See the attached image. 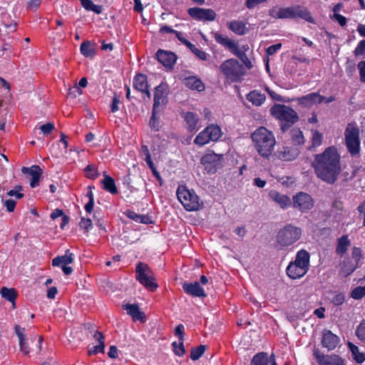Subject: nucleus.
Returning a JSON list of instances; mask_svg holds the SVG:
<instances>
[{"label": "nucleus", "mask_w": 365, "mask_h": 365, "mask_svg": "<svg viewBox=\"0 0 365 365\" xmlns=\"http://www.w3.org/2000/svg\"><path fill=\"white\" fill-rule=\"evenodd\" d=\"M73 261V254L66 251V254L63 256H58L53 259L52 265L54 267L67 265L72 263Z\"/></svg>", "instance_id": "obj_36"}, {"label": "nucleus", "mask_w": 365, "mask_h": 365, "mask_svg": "<svg viewBox=\"0 0 365 365\" xmlns=\"http://www.w3.org/2000/svg\"><path fill=\"white\" fill-rule=\"evenodd\" d=\"M93 339L98 342V344L93 346V354L98 353H104L105 350V337L103 334L96 331L93 335Z\"/></svg>", "instance_id": "obj_34"}, {"label": "nucleus", "mask_w": 365, "mask_h": 365, "mask_svg": "<svg viewBox=\"0 0 365 365\" xmlns=\"http://www.w3.org/2000/svg\"><path fill=\"white\" fill-rule=\"evenodd\" d=\"M301 151L295 145H284L278 148L273 153V157L282 161H292L297 158Z\"/></svg>", "instance_id": "obj_16"}, {"label": "nucleus", "mask_w": 365, "mask_h": 365, "mask_svg": "<svg viewBox=\"0 0 365 365\" xmlns=\"http://www.w3.org/2000/svg\"><path fill=\"white\" fill-rule=\"evenodd\" d=\"M14 329L19 338L20 351L24 355L29 354L30 353V348L28 344V339L25 335V328H22L19 325H16Z\"/></svg>", "instance_id": "obj_28"}, {"label": "nucleus", "mask_w": 365, "mask_h": 365, "mask_svg": "<svg viewBox=\"0 0 365 365\" xmlns=\"http://www.w3.org/2000/svg\"><path fill=\"white\" fill-rule=\"evenodd\" d=\"M248 101L255 106H260L265 101L266 96L261 92L254 90L250 91L246 96Z\"/></svg>", "instance_id": "obj_33"}, {"label": "nucleus", "mask_w": 365, "mask_h": 365, "mask_svg": "<svg viewBox=\"0 0 365 365\" xmlns=\"http://www.w3.org/2000/svg\"><path fill=\"white\" fill-rule=\"evenodd\" d=\"M348 346L349 348L350 351L351 352L353 359L356 363L361 364L365 361V353L359 352L357 346H356L351 342H348Z\"/></svg>", "instance_id": "obj_40"}, {"label": "nucleus", "mask_w": 365, "mask_h": 365, "mask_svg": "<svg viewBox=\"0 0 365 365\" xmlns=\"http://www.w3.org/2000/svg\"><path fill=\"white\" fill-rule=\"evenodd\" d=\"M21 172L31 176L30 182V186L31 187H36L38 185L40 177L42 174V170L38 165H32L31 168L23 167Z\"/></svg>", "instance_id": "obj_26"}, {"label": "nucleus", "mask_w": 365, "mask_h": 365, "mask_svg": "<svg viewBox=\"0 0 365 365\" xmlns=\"http://www.w3.org/2000/svg\"><path fill=\"white\" fill-rule=\"evenodd\" d=\"M292 142L295 145H301L304 143V137L303 133L299 129H293L292 130V136H291Z\"/></svg>", "instance_id": "obj_41"}, {"label": "nucleus", "mask_w": 365, "mask_h": 365, "mask_svg": "<svg viewBox=\"0 0 365 365\" xmlns=\"http://www.w3.org/2000/svg\"><path fill=\"white\" fill-rule=\"evenodd\" d=\"M205 349L206 346L202 344L198 346L192 348L190 355V359L193 361L199 359L205 351Z\"/></svg>", "instance_id": "obj_43"}, {"label": "nucleus", "mask_w": 365, "mask_h": 365, "mask_svg": "<svg viewBox=\"0 0 365 365\" xmlns=\"http://www.w3.org/2000/svg\"><path fill=\"white\" fill-rule=\"evenodd\" d=\"M81 52L85 56H89L91 54L90 42L86 41L81 45Z\"/></svg>", "instance_id": "obj_55"}, {"label": "nucleus", "mask_w": 365, "mask_h": 365, "mask_svg": "<svg viewBox=\"0 0 365 365\" xmlns=\"http://www.w3.org/2000/svg\"><path fill=\"white\" fill-rule=\"evenodd\" d=\"M269 197L283 210L287 209L292 205L291 199L287 195L281 194L277 190H270Z\"/></svg>", "instance_id": "obj_23"}, {"label": "nucleus", "mask_w": 365, "mask_h": 365, "mask_svg": "<svg viewBox=\"0 0 365 365\" xmlns=\"http://www.w3.org/2000/svg\"><path fill=\"white\" fill-rule=\"evenodd\" d=\"M82 93L81 88L76 84L69 88L68 95L72 98H76L78 95H81Z\"/></svg>", "instance_id": "obj_58"}, {"label": "nucleus", "mask_w": 365, "mask_h": 365, "mask_svg": "<svg viewBox=\"0 0 365 365\" xmlns=\"http://www.w3.org/2000/svg\"><path fill=\"white\" fill-rule=\"evenodd\" d=\"M155 55L158 61L166 68H173L176 63L177 56L172 51L159 49Z\"/></svg>", "instance_id": "obj_19"}, {"label": "nucleus", "mask_w": 365, "mask_h": 365, "mask_svg": "<svg viewBox=\"0 0 365 365\" xmlns=\"http://www.w3.org/2000/svg\"><path fill=\"white\" fill-rule=\"evenodd\" d=\"M135 279L151 292L155 291L158 287L153 270L146 263L143 262H139L136 264Z\"/></svg>", "instance_id": "obj_9"}, {"label": "nucleus", "mask_w": 365, "mask_h": 365, "mask_svg": "<svg viewBox=\"0 0 365 365\" xmlns=\"http://www.w3.org/2000/svg\"><path fill=\"white\" fill-rule=\"evenodd\" d=\"M313 356L319 365H346V361L341 356L335 354L325 355L318 349L314 347Z\"/></svg>", "instance_id": "obj_15"}, {"label": "nucleus", "mask_w": 365, "mask_h": 365, "mask_svg": "<svg viewBox=\"0 0 365 365\" xmlns=\"http://www.w3.org/2000/svg\"><path fill=\"white\" fill-rule=\"evenodd\" d=\"M355 334L360 341L365 342V319H363L358 325Z\"/></svg>", "instance_id": "obj_47"}, {"label": "nucleus", "mask_w": 365, "mask_h": 365, "mask_svg": "<svg viewBox=\"0 0 365 365\" xmlns=\"http://www.w3.org/2000/svg\"><path fill=\"white\" fill-rule=\"evenodd\" d=\"M314 204V202L312 197L306 192H299L292 197V207L302 213L312 210Z\"/></svg>", "instance_id": "obj_14"}, {"label": "nucleus", "mask_w": 365, "mask_h": 365, "mask_svg": "<svg viewBox=\"0 0 365 365\" xmlns=\"http://www.w3.org/2000/svg\"><path fill=\"white\" fill-rule=\"evenodd\" d=\"M234 55L237 56L244 63L247 68L250 69L252 67L251 61L249 59L246 53L237 48V51H235Z\"/></svg>", "instance_id": "obj_44"}, {"label": "nucleus", "mask_w": 365, "mask_h": 365, "mask_svg": "<svg viewBox=\"0 0 365 365\" xmlns=\"http://www.w3.org/2000/svg\"><path fill=\"white\" fill-rule=\"evenodd\" d=\"M345 145L352 158L360 156L361 141L359 128L355 122L349 123L344 130Z\"/></svg>", "instance_id": "obj_6"}, {"label": "nucleus", "mask_w": 365, "mask_h": 365, "mask_svg": "<svg viewBox=\"0 0 365 365\" xmlns=\"http://www.w3.org/2000/svg\"><path fill=\"white\" fill-rule=\"evenodd\" d=\"M312 144L307 148L309 151H314L322 143L323 135L318 130H312Z\"/></svg>", "instance_id": "obj_38"}, {"label": "nucleus", "mask_w": 365, "mask_h": 365, "mask_svg": "<svg viewBox=\"0 0 365 365\" xmlns=\"http://www.w3.org/2000/svg\"><path fill=\"white\" fill-rule=\"evenodd\" d=\"M310 255L302 249L299 250L295 259L289 263L286 269L287 276L292 279H300L308 272L309 267Z\"/></svg>", "instance_id": "obj_5"}, {"label": "nucleus", "mask_w": 365, "mask_h": 365, "mask_svg": "<svg viewBox=\"0 0 365 365\" xmlns=\"http://www.w3.org/2000/svg\"><path fill=\"white\" fill-rule=\"evenodd\" d=\"M220 71L225 78L230 82H240L245 75V68L235 58H229L220 66Z\"/></svg>", "instance_id": "obj_8"}, {"label": "nucleus", "mask_w": 365, "mask_h": 365, "mask_svg": "<svg viewBox=\"0 0 365 365\" xmlns=\"http://www.w3.org/2000/svg\"><path fill=\"white\" fill-rule=\"evenodd\" d=\"M100 183L101 188L110 194L115 195L118 192L115 182L110 176L104 175L103 178L100 180Z\"/></svg>", "instance_id": "obj_29"}, {"label": "nucleus", "mask_w": 365, "mask_h": 365, "mask_svg": "<svg viewBox=\"0 0 365 365\" xmlns=\"http://www.w3.org/2000/svg\"><path fill=\"white\" fill-rule=\"evenodd\" d=\"M168 85L166 83H160L155 88L154 97H153V106L154 109L155 108H159L161 103H164L168 96Z\"/></svg>", "instance_id": "obj_21"}, {"label": "nucleus", "mask_w": 365, "mask_h": 365, "mask_svg": "<svg viewBox=\"0 0 365 365\" xmlns=\"http://www.w3.org/2000/svg\"><path fill=\"white\" fill-rule=\"evenodd\" d=\"M183 118L186 123L187 130L189 132L195 130L199 122L198 115L194 112H187L184 114Z\"/></svg>", "instance_id": "obj_30"}, {"label": "nucleus", "mask_w": 365, "mask_h": 365, "mask_svg": "<svg viewBox=\"0 0 365 365\" xmlns=\"http://www.w3.org/2000/svg\"><path fill=\"white\" fill-rule=\"evenodd\" d=\"M365 296V287L358 286L354 288L351 293L350 297L354 299H361Z\"/></svg>", "instance_id": "obj_45"}, {"label": "nucleus", "mask_w": 365, "mask_h": 365, "mask_svg": "<svg viewBox=\"0 0 365 365\" xmlns=\"http://www.w3.org/2000/svg\"><path fill=\"white\" fill-rule=\"evenodd\" d=\"M91 225V221L89 218L82 217L79 222V227L83 230L85 232H88V227Z\"/></svg>", "instance_id": "obj_59"}, {"label": "nucleus", "mask_w": 365, "mask_h": 365, "mask_svg": "<svg viewBox=\"0 0 365 365\" xmlns=\"http://www.w3.org/2000/svg\"><path fill=\"white\" fill-rule=\"evenodd\" d=\"M0 294L3 298L11 302L13 307L15 306V301L18 296V293L14 288H7L6 287H3L1 289Z\"/></svg>", "instance_id": "obj_37"}, {"label": "nucleus", "mask_w": 365, "mask_h": 365, "mask_svg": "<svg viewBox=\"0 0 365 365\" xmlns=\"http://www.w3.org/2000/svg\"><path fill=\"white\" fill-rule=\"evenodd\" d=\"M351 245V242L349 239L348 235H344L337 240V244L336 247V253L342 257L348 250Z\"/></svg>", "instance_id": "obj_31"}, {"label": "nucleus", "mask_w": 365, "mask_h": 365, "mask_svg": "<svg viewBox=\"0 0 365 365\" xmlns=\"http://www.w3.org/2000/svg\"><path fill=\"white\" fill-rule=\"evenodd\" d=\"M86 197L88 199V201L85 205V210L88 213L91 212V186H88V190Z\"/></svg>", "instance_id": "obj_57"}, {"label": "nucleus", "mask_w": 365, "mask_h": 365, "mask_svg": "<svg viewBox=\"0 0 365 365\" xmlns=\"http://www.w3.org/2000/svg\"><path fill=\"white\" fill-rule=\"evenodd\" d=\"M223 159V155L212 152L204 155L200 161L208 173L214 174L222 167Z\"/></svg>", "instance_id": "obj_13"}, {"label": "nucleus", "mask_w": 365, "mask_h": 365, "mask_svg": "<svg viewBox=\"0 0 365 365\" xmlns=\"http://www.w3.org/2000/svg\"><path fill=\"white\" fill-rule=\"evenodd\" d=\"M334 18L337 21L341 26H344L346 25L347 19L345 16L339 14H334Z\"/></svg>", "instance_id": "obj_62"}, {"label": "nucleus", "mask_w": 365, "mask_h": 365, "mask_svg": "<svg viewBox=\"0 0 365 365\" xmlns=\"http://www.w3.org/2000/svg\"><path fill=\"white\" fill-rule=\"evenodd\" d=\"M182 289L186 294L191 295L192 297H206V294L205 292L204 289L197 282H195L194 283L185 282L182 284Z\"/></svg>", "instance_id": "obj_27"}, {"label": "nucleus", "mask_w": 365, "mask_h": 365, "mask_svg": "<svg viewBox=\"0 0 365 365\" xmlns=\"http://www.w3.org/2000/svg\"><path fill=\"white\" fill-rule=\"evenodd\" d=\"M302 235V230L301 227L289 223L278 231L276 235V241L280 247H288L300 240Z\"/></svg>", "instance_id": "obj_7"}, {"label": "nucleus", "mask_w": 365, "mask_h": 365, "mask_svg": "<svg viewBox=\"0 0 365 365\" xmlns=\"http://www.w3.org/2000/svg\"><path fill=\"white\" fill-rule=\"evenodd\" d=\"M21 190L22 187L21 185H16L13 190L7 192V195L11 197L14 196L16 199H21L24 195V193L21 192Z\"/></svg>", "instance_id": "obj_49"}, {"label": "nucleus", "mask_w": 365, "mask_h": 365, "mask_svg": "<svg viewBox=\"0 0 365 365\" xmlns=\"http://www.w3.org/2000/svg\"><path fill=\"white\" fill-rule=\"evenodd\" d=\"M172 346L175 355L178 356H182L185 354L184 341H179V344H178L176 341H173L172 343Z\"/></svg>", "instance_id": "obj_46"}, {"label": "nucleus", "mask_w": 365, "mask_h": 365, "mask_svg": "<svg viewBox=\"0 0 365 365\" xmlns=\"http://www.w3.org/2000/svg\"><path fill=\"white\" fill-rule=\"evenodd\" d=\"M118 348L115 345L110 346L108 356L110 359L118 358Z\"/></svg>", "instance_id": "obj_64"}, {"label": "nucleus", "mask_w": 365, "mask_h": 365, "mask_svg": "<svg viewBox=\"0 0 365 365\" xmlns=\"http://www.w3.org/2000/svg\"><path fill=\"white\" fill-rule=\"evenodd\" d=\"M282 48V43H278L272 46H269L266 49V53L268 56H272L276 53Z\"/></svg>", "instance_id": "obj_56"}, {"label": "nucleus", "mask_w": 365, "mask_h": 365, "mask_svg": "<svg viewBox=\"0 0 365 365\" xmlns=\"http://www.w3.org/2000/svg\"><path fill=\"white\" fill-rule=\"evenodd\" d=\"M312 167L317 178L334 185L341 172V156L334 145L327 148L322 153L314 155Z\"/></svg>", "instance_id": "obj_1"}, {"label": "nucleus", "mask_w": 365, "mask_h": 365, "mask_svg": "<svg viewBox=\"0 0 365 365\" xmlns=\"http://www.w3.org/2000/svg\"><path fill=\"white\" fill-rule=\"evenodd\" d=\"M54 124L48 123L39 127V129L43 133L44 135L50 134L54 130Z\"/></svg>", "instance_id": "obj_53"}, {"label": "nucleus", "mask_w": 365, "mask_h": 365, "mask_svg": "<svg viewBox=\"0 0 365 365\" xmlns=\"http://www.w3.org/2000/svg\"><path fill=\"white\" fill-rule=\"evenodd\" d=\"M227 27L237 35H244L246 32L245 24L241 21L233 20L227 23Z\"/></svg>", "instance_id": "obj_35"}, {"label": "nucleus", "mask_w": 365, "mask_h": 365, "mask_svg": "<svg viewBox=\"0 0 365 365\" xmlns=\"http://www.w3.org/2000/svg\"><path fill=\"white\" fill-rule=\"evenodd\" d=\"M324 96L319 95L318 93H311L306 96H302L298 98L299 104L305 106L311 107L314 104H320L324 102Z\"/></svg>", "instance_id": "obj_22"}, {"label": "nucleus", "mask_w": 365, "mask_h": 365, "mask_svg": "<svg viewBox=\"0 0 365 365\" xmlns=\"http://www.w3.org/2000/svg\"><path fill=\"white\" fill-rule=\"evenodd\" d=\"M269 112L272 117L279 120L280 129L283 133L299 120L297 113L290 106L284 104H274Z\"/></svg>", "instance_id": "obj_4"}, {"label": "nucleus", "mask_w": 365, "mask_h": 365, "mask_svg": "<svg viewBox=\"0 0 365 365\" xmlns=\"http://www.w3.org/2000/svg\"><path fill=\"white\" fill-rule=\"evenodd\" d=\"M267 0H246L245 6L248 9H253L260 4L266 3Z\"/></svg>", "instance_id": "obj_51"}, {"label": "nucleus", "mask_w": 365, "mask_h": 365, "mask_svg": "<svg viewBox=\"0 0 365 365\" xmlns=\"http://www.w3.org/2000/svg\"><path fill=\"white\" fill-rule=\"evenodd\" d=\"M357 68L359 69L360 81L365 83V61H361L358 63Z\"/></svg>", "instance_id": "obj_52"}, {"label": "nucleus", "mask_w": 365, "mask_h": 365, "mask_svg": "<svg viewBox=\"0 0 365 365\" xmlns=\"http://www.w3.org/2000/svg\"><path fill=\"white\" fill-rule=\"evenodd\" d=\"M251 138L259 155L264 158L269 159L276 145L275 137L272 132L261 126L252 133Z\"/></svg>", "instance_id": "obj_2"}, {"label": "nucleus", "mask_w": 365, "mask_h": 365, "mask_svg": "<svg viewBox=\"0 0 365 365\" xmlns=\"http://www.w3.org/2000/svg\"><path fill=\"white\" fill-rule=\"evenodd\" d=\"M188 15L194 20L213 21L215 20L217 14L212 9H205L200 7H192L187 9Z\"/></svg>", "instance_id": "obj_17"}, {"label": "nucleus", "mask_w": 365, "mask_h": 365, "mask_svg": "<svg viewBox=\"0 0 365 365\" xmlns=\"http://www.w3.org/2000/svg\"><path fill=\"white\" fill-rule=\"evenodd\" d=\"M4 205L6 207V210L9 212H11L14 210L16 207V202L14 200L8 199L5 200Z\"/></svg>", "instance_id": "obj_60"}, {"label": "nucleus", "mask_w": 365, "mask_h": 365, "mask_svg": "<svg viewBox=\"0 0 365 365\" xmlns=\"http://www.w3.org/2000/svg\"><path fill=\"white\" fill-rule=\"evenodd\" d=\"M185 327L182 324H178L175 329V335L178 336L179 341H184Z\"/></svg>", "instance_id": "obj_54"}, {"label": "nucleus", "mask_w": 365, "mask_h": 365, "mask_svg": "<svg viewBox=\"0 0 365 365\" xmlns=\"http://www.w3.org/2000/svg\"><path fill=\"white\" fill-rule=\"evenodd\" d=\"M184 83L186 87L196 90L197 91H202L205 90V85L202 81L196 76H189L185 78Z\"/></svg>", "instance_id": "obj_32"}, {"label": "nucleus", "mask_w": 365, "mask_h": 365, "mask_svg": "<svg viewBox=\"0 0 365 365\" xmlns=\"http://www.w3.org/2000/svg\"><path fill=\"white\" fill-rule=\"evenodd\" d=\"M362 257L361 248L353 247L351 257H345L341 263L339 274L344 277L351 274L359 267V263Z\"/></svg>", "instance_id": "obj_11"}, {"label": "nucleus", "mask_w": 365, "mask_h": 365, "mask_svg": "<svg viewBox=\"0 0 365 365\" xmlns=\"http://www.w3.org/2000/svg\"><path fill=\"white\" fill-rule=\"evenodd\" d=\"M123 309L127 312V314L132 317L134 322L140 321L144 322L145 321V314L140 311L137 304H123Z\"/></svg>", "instance_id": "obj_24"}, {"label": "nucleus", "mask_w": 365, "mask_h": 365, "mask_svg": "<svg viewBox=\"0 0 365 365\" xmlns=\"http://www.w3.org/2000/svg\"><path fill=\"white\" fill-rule=\"evenodd\" d=\"M222 136L220 126L210 125L207 126L195 138L194 143L199 146H203L210 141H216Z\"/></svg>", "instance_id": "obj_12"}, {"label": "nucleus", "mask_w": 365, "mask_h": 365, "mask_svg": "<svg viewBox=\"0 0 365 365\" xmlns=\"http://www.w3.org/2000/svg\"><path fill=\"white\" fill-rule=\"evenodd\" d=\"M269 355L267 352H259L256 354L251 360L250 365H268Z\"/></svg>", "instance_id": "obj_39"}, {"label": "nucleus", "mask_w": 365, "mask_h": 365, "mask_svg": "<svg viewBox=\"0 0 365 365\" xmlns=\"http://www.w3.org/2000/svg\"><path fill=\"white\" fill-rule=\"evenodd\" d=\"M133 88L146 96L148 100L151 98V93L149 91V85L148 83V77L143 73H137L133 81Z\"/></svg>", "instance_id": "obj_18"}, {"label": "nucleus", "mask_w": 365, "mask_h": 365, "mask_svg": "<svg viewBox=\"0 0 365 365\" xmlns=\"http://www.w3.org/2000/svg\"><path fill=\"white\" fill-rule=\"evenodd\" d=\"M159 108L153 107L152 109V115L150 119V126L152 130H154L155 131L159 130Z\"/></svg>", "instance_id": "obj_42"}, {"label": "nucleus", "mask_w": 365, "mask_h": 365, "mask_svg": "<svg viewBox=\"0 0 365 365\" xmlns=\"http://www.w3.org/2000/svg\"><path fill=\"white\" fill-rule=\"evenodd\" d=\"M355 56H363L365 54V39L359 42L354 51Z\"/></svg>", "instance_id": "obj_50"}, {"label": "nucleus", "mask_w": 365, "mask_h": 365, "mask_svg": "<svg viewBox=\"0 0 365 365\" xmlns=\"http://www.w3.org/2000/svg\"><path fill=\"white\" fill-rule=\"evenodd\" d=\"M269 15L274 19H302L309 23L314 24V19L307 7L294 5L289 7L273 6L269 11Z\"/></svg>", "instance_id": "obj_3"}, {"label": "nucleus", "mask_w": 365, "mask_h": 365, "mask_svg": "<svg viewBox=\"0 0 365 365\" xmlns=\"http://www.w3.org/2000/svg\"><path fill=\"white\" fill-rule=\"evenodd\" d=\"M346 300V297L344 293H337L331 299V303L336 307L342 305Z\"/></svg>", "instance_id": "obj_48"}, {"label": "nucleus", "mask_w": 365, "mask_h": 365, "mask_svg": "<svg viewBox=\"0 0 365 365\" xmlns=\"http://www.w3.org/2000/svg\"><path fill=\"white\" fill-rule=\"evenodd\" d=\"M176 195L178 200L187 211L199 210L203 203L200 202L199 197L193 190H188L185 185H179Z\"/></svg>", "instance_id": "obj_10"}, {"label": "nucleus", "mask_w": 365, "mask_h": 365, "mask_svg": "<svg viewBox=\"0 0 365 365\" xmlns=\"http://www.w3.org/2000/svg\"><path fill=\"white\" fill-rule=\"evenodd\" d=\"M120 101L116 96L113 98L112 103L110 105V110L112 113H115L119 110Z\"/></svg>", "instance_id": "obj_63"}, {"label": "nucleus", "mask_w": 365, "mask_h": 365, "mask_svg": "<svg viewBox=\"0 0 365 365\" xmlns=\"http://www.w3.org/2000/svg\"><path fill=\"white\" fill-rule=\"evenodd\" d=\"M359 216L363 219V225L365 227V201L361 202L357 207Z\"/></svg>", "instance_id": "obj_61"}, {"label": "nucleus", "mask_w": 365, "mask_h": 365, "mask_svg": "<svg viewBox=\"0 0 365 365\" xmlns=\"http://www.w3.org/2000/svg\"><path fill=\"white\" fill-rule=\"evenodd\" d=\"M340 338L330 330L324 329L323 331L322 345L328 351H332L338 346Z\"/></svg>", "instance_id": "obj_20"}, {"label": "nucleus", "mask_w": 365, "mask_h": 365, "mask_svg": "<svg viewBox=\"0 0 365 365\" xmlns=\"http://www.w3.org/2000/svg\"><path fill=\"white\" fill-rule=\"evenodd\" d=\"M212 34L216 43L229 49L232 53H234L235 51H237L238 46L233 40L218 32H212Z\"/></svg>", "instance_id": "obj_25"}]
</instances>
